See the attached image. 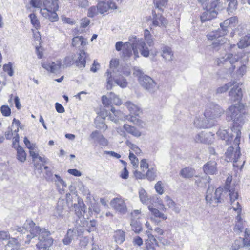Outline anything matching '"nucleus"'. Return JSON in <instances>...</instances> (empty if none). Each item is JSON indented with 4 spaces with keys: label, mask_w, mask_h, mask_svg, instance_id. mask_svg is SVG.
<instances>
[{
    "label": "nucleus",
    "mask_w": 250,
    "mask_h": 250,
    "mask_svg": "<svg viewBox=\"0 0 250 250\" xmlns=\"http://www.w3.org/2000/svg\"><path fill=\"white\" fill-rule=\"evenodd\" d=\"M18 232L25 233L29 232L30 234L26 235L27 240L25 243L29 244L31 239L38 237L39 242L36 244L39 250H49V248L52 245L53 239L49 237L50 232L43 228H40L36 225L31 220H27L22 227H17Z\"/></svg>",
    "instance_id": "obj_1"
},
{
    "label": "nucleus",
    "mask_w": 250,
    "mask_h": 250,
    "mask_svg": "<svg viewBox=\"0 0 250 250\" xmlns=\"http://www.w3.org/2000/svg\"><path fill=\"white\" fill-rule=\"evenodd\" d=\"M239 62L241 65L236 71L238 76L242 77L247 72V64L249 62V56L247 52L242 51L232 54L226 53L218 58L217 62L218 65H230V72H233L236 69V63Z\"/></svg>",
    "instance_id": "obj_2"
},
{
    "label": "nucleus",
    "mask_w": 250,
    "mask_h": 250,
    "mask_svg": "<svg viewBox=\"0 0 250 250\" xmlns=\"http://www.w3.org/2000/svg\"><path fill=\"white\" fill-rule=\"evenodd\" d=\"M138 48L141 54L144 57H148L150 52L148 48L146 46L144 40L142 38H138L136 36H132L129 39V42L124 43L123 53L125 57L129 58L132 55L133 51L134 58L139 57Z\"/></svg>",
    "instance_id": "obj_3"
},
{
    "label": "nucleus",
    "mask_w": 250,
    "mask_h": 250,
    "mask_svg": "<svg viewBox=\"0 0 250 250\" xmlns=\"http://www.w3.org/2000/svg\"><path fill=\"white\" fill-rule=\"evenodd\" d=\"M220 29L212 31L207 36L209 40L212 41V48L216 50L224 47L225 39L223 36L227 34V28L230 27V22L227 19L220 23Z\"/></svg>",
    "instance_id": "obj_4"
},
{
    "label": "nucleus",
    "mask_w": 250,
    "mask_h": 250,
    "mask_svg": "<svg viewBox=\"0 0 250 250\" xmlns=\"http://www.w3.org/2000/svg\"><path fill=\"white\" fill-rule=\"evenodd\" d=\"M59 2L57 0H45L43 9H40L41 14L51 21H56L58 15L56 11L58 10Z\"/></svg>",
    "instance_id": "obj_5"
},
{
    "label": "nucleus",
    "mask_w": 250,
    "mask_h": 250,
    "mask_svg": "<svg viewBox=\"0 0 250 250\" xmlns=\"http://www.w3.org/2000/svg\"><path fill=\"white\" fill-rule=\"evenodd\" d=\"M138 81L141 86L150 94L154 93L159 88L157 83L148 75L140 76Z\"/></svg>",
    "instance_id": "obj_6"
},
{
    "label": "nucleus",
    "mask_w": 250,
    "mask_h": 250,
    "mask_svg": "<svg viewBox=\"0 0 250 250\" xmlns=\"http://www.w3.org/2000/svg\"><path fill=\"white\" fill-rule=\"evenodd\" d=\"M222 113L223 110L219 105L210 104L206 108L204 114L206 119L210 121H213L215 124L216 119L219 118Z\"/></svg>",
    "instance_id": "obj_7"
},
{
    "label": "nucleus",
    "mask_w": 250,
    "mask_h": 250,
    "mask_svg": "<svg viewBox=\"0 0 250 250\" xmlns=\"http://www.w3.org/2000/svg\"><path fill=\"white\" fill-rule=\"evenodd\" d=\"M244 107V105L240 103L231 105L229 108L228 115L234 122L238 121L242 118L245 112Z\"/></svg>",
    "instance_id": "obj_8"
},
{
    "label": "nucleus",
    "mask_w": 250,
    "mask_h": 250,
    "mask_svg": "<svg viewBox=\"0 0 250 250\" xmlns=\"http://www.w3.org/2000/svg\"><path fill=\"white\" fill-rule=\"evenodd\" d=\"M83 226L84 225L78 227L76 225L74 228L69 229L62 240L63 243L65 245H69L75 237L80 235L83 233Z\"/></svg>",
    "instance_id": "obj_9"
},
{
    "label": "nucleus",
    "mask_w": 250,
    "mask_h": 250,
    "mask_svg": "<svg viewBox=\"0 0 250 250\" xmlns=\"http://www.w3.org/2000/svg\"><path fill=\"white\" fill-rule=\"evenodd\" d=\"M194 125L197 128H207L214 125L213 121L206 119L205 114L196 116L193 122Z\"/></svg>",
    "instance_id": "obj_10"
},
{
    "label": "nucleus",
    "mask_w": 250,
    "mask_h": 250,
    "mask_svg": "<svg viewBox=\"0 0 250 250\" xmlns=\"http://www.w3.org/2000/svg\"><path fill=\"white\" fill-rule=\"evenodd\" d=\"M119 62L116 60H111L110 62V69L107 70L105 74L106 77L107 89H111L113 86L112 77L115 75L114 69L118 65Z\"/></svg>",
    "instance_id": "obj_11"
},
{
    "label": "nucleus",
    "mask_w": 250,
    "mask_h": 250,
    "mask_svg": "<svg viewBox=\"0 0 250 250\" xmlns=\"http://www.w3.org/2000/svg\"><path fill=\"white\" fill-rule=\"evenodd\" d=\"M214 134L210 132L202 131L196 134L194 140L196 143L204 144H211L214 140Z\"/></svg>",
    "instance_id": "obj_12"
},
{
    "label": "nucleus",
    "mask_w": 250,
    "mask_h": 250,
    "mask_svg": "<svg viewBox=\"0 0 250 250\" xmlns=\"http://www.w3.org/2000/svg\"><path fill=\"white\" fill-rule=\"evenodd\" d=\"M62 66L61 60L55 62L48 61L42 63V66L48 72L56 73L60 71Z\"/></svg>",
    "instance_id": "obj_13"
},
{
    "label": "nucleus",
    "mask_w": 250,
    "mask_h": 250,
    "mask_svg": "<svg viewBox=\"0 0 250 250\" xmlns=\"http://www.w3.org/2000/svg\"><path fill=\"white\" fill-rule=\"evenodd\" d=\"M112 207L116 211L122 214H125L127 211V207L125 200L121 198H115L110 202Z\"/></svg>",
    "instance_id": "obj_14"
},
{
    "label": "nucleus",
    "mask_w": 250,
    "mask_h": 250,
    "mask_svg": "<svg viewBox=\"0 0 250 250\" xmlns=\"http://www.w3.org/2000/svg\"><path fill=\"white\" fill-rule=\"evenodd\" d=\"M66 203L64 200H59L54 212V215L57 218L62 219L67 211L66 210Z\"/></svg>",
    "instance_id": "obj_15"
},
{
    "label": "nucleus",
    "mask_w": 250,
    "mask_h": 250,
    "mask_svg": "<svg viewBox=\"0 0 250 250\" xmlns=\"http://www.w3.org/2000/svg\"><path fill=\"white\" fill-rule=\"evenodd\" d=\"M203 170L206 174H216L217 172L216 162L213 160L208 161L203 166Z\"/></svg>",
    "instance_id": "obj_16"
},
{
    "label": "nucleus",
    "mask_w": 250,
    "mask_h": 250,
    "mask_svg": "<svg viewBox=\"0 0 250 250\" xmlns=\"http://www.w3.org/2000/svg\"><path fill=\"white\" fill-rule=\"evenodd\" d=\"M158 11L157 13L155 11H153V24L155 26H165L167 24L166 19L163 17L161 13Z\"/></svg>",
    "instance_id": "obj_17"
},
{
    "label": "nucleus",
    "mask_w": 250,
    "mask_h": 250,
    "mask_svg": "<svg viewBox=\"0 0 250 250\" xmlns=\"http://www.w3.org/2000/svg\"><path fill=\"white\" fill-rule=\"evenodd\" d=\"M217 14L218 13L216 10L212 9V8L208 9V8L207 7L206 11L203 12L200 16L201 21L202 22H204L211 20L216 18Z\"/></svg>",
    "instance_id": "obj_18"
},
{
    "label": "nucleus",
    "mask_w": 250,
    "mask_h": 250,
    "mask_svg": "<svg viewBox=\"0 0 250 250\" xmlns=\"http://www.w3.org/2000/svg\"><path fill=\"white\" fill-rule=\"evenodd\" d=\"M229 196L232 205V207L234 210L237 212V213H240L241 211V208L240 205L238 202L235 203V201L238 199V193L237 191H236L234 189L231 188L229 189Z\"/></svg>",
    "instance_id": "obj_19"
},
{
    "label": "nucleus",
    "mask_w": 250,
    "mask_h": 250,
    "mask_svg": "<svg viewBox=\"0 0 250 250\" xmlns=\"http://www.w3.org/2000/svg\"><path fill=\"white\" fill-rule=\"evenodd\" d=\"M97 7L98 9V11L100 14H104L107 12L109 8L113 9L117 8V6L115 3L111 1H108L107 2L104 1L99 2L97 4Z\"/></svg>",
    "instance_id": "obj_20"
},
{
    "label": "nucleus",
    "mask_w": 250,
    "mask_h": 250,
    "mask_svg": "<svg viewBox=\"0 0 250 250\" xmlns=\"http://www.w3.org/2000/svg\"><path fill=\"white\" fill-rule=\"evenodd\" d=\"M229 96L231 101H238L239 102L242 97L241 88L237 85L234 86L229 92Z\"/></svg>",
    "instance_id": "obj_21"
},
{
    "label": "nucleus",
    "mask_w": 250,
    "mask_h": 250,
    "mask_svg": "<svg viewBox=\"0 0 250 250\" xmlns=\"http://www.w3.org/2000/svg\"><path fill=\"white\" fill-rule=\"evenodd\" d=\"M88 55L83 50H81L78 54V57L75 60V63L77 67L80 69H83L85 66L86 59L88 58Z\"/></svg>",
    "instance_id": "obj_22"
},
{
    "label": "nucleus",
    "mask_w": 250,
    "mask_h": 250,
    "mask_svg": "<svg viewBox=\"0 0 250 250\" xmlns=\"http://www.w3.org/2000/svg\"><path fill=\"white\" fill-rule=\"evenodd\" d=\"M138 116H135L133 114H129V115H125L124 117V120H127L133 124L139 126L141 128L144 127L145 123L144 121L138 118Z\"/></svg>",
    "instance_id": "obj_23"
},
{
    "label": "nucleus",
    "mask_w": 250,
    "mask_h": 250,
    "mask_svg": "<svg viewBox=\"0 0 250 250\" xmlns=\"http://www.w3.org/2000/svg\"><path fill=\"white\" fill-rule=\"evenodd\" d=\"M162 57L166 62H170L173 59V52L170 47L164 46L161 48Z\"/></svg>",
    "instance_id": "obj_24"
},
{
    "label": "nucleus",
    "mask_w": 250,
    "mask_h": 250,
    "mask_svg": "<svg viewBox=\"0 0 250 250\" xmlns=\"http://www.w3.org/2000/svg\"><path fill=\"white\" fill-rule=\"evenodd\" d=\"M125 105L128 109L130 114H133L135 116H139V114L141 113V110L140 108L130 101L125 102Z\"/></svg>",
    "instance_id": "obj_25"
},
{
    "label": "nucleus",
    "mask_w": 250,
    "mask_h": 250,
    "mask_svg": "<svg viewBox=\"0 0 250 250\" xmlns=\"http://www.w3.org/2000/svg\"><path fill=\"white\" fill-rule=\"evenodd\" d=\"M123 128L127 133L135 137H139L141 135V132L134 126L125 124Z\"/></svg>",
    "instance_id": "obj_26"
},
{
    "label": "nucleus",
    "mask_w": 250,
    "mask_h": 250,
    "mask_svg": "<svg viewBox=\"0 0 250 250\" xmlns=\"http://www.w3.org/2000/svg\"><path fill=\"white\" fill-rule=\"evenodd\" d=\"M15 149L17 151L16 157L18 161L22 163L25 162L26 159V153L24 149L19 144H17V148Z\"/></svg>",
    "instance_id": "obj_27"
},
{
    "label": "nucleus",
    "mask_w": 250,
    "mask_h": 250,
    "mask_svg": "<svg viewBox=\"0 0 250 250\" xmlns=\"http://www.w3.org/2000/svg\"><path fill=\"white\" fill-rule=\"evenodd\" d=\"M195 174L194 169L187 167L182 169L180 172V175L184 178H190L192 177Z\"/></svg>",
    "instance_id": "obj_28"
},
{
    "label": "nucleus",
    "mask_w": 250,
    "mask_h": 250,
    "mask_svg": "<svg viewBox=\"0 0 250 250\" xmlns=\"http://www.w3.org/2000/svg\"><path fill=\"white\" fill-rule=\"evenodd\" d=\"M87 42L82 36H77L73 38L72 44L73 46L79 47L80 46L83 47L86 45Z\"/></svg>",
    "instance_id": "obj_29"
},
{
    "label": "nucleus",
    "mask_w": 250,
    "mask_h": 250,
    "mask_svg": "<svg viewBox=\"0 0 250 250\" xmlns=\"http://www.w3.org/2000/svg\"><path fill=\"white\" fill-rule=\"evenodd\" d=\"M238 215L237 216V219L238 220L237 222L236 223L234 228L233 231L237 234H240L242 233L244 229V225L241 219L240 216V213H237Z\"/></svg>",
    "instance_id": "obj_30"
},
{
    "label": "nucleus",
    "mask_w": 250,
    "mask_h": 250,
    "mask_svg": "<svg viewBox=\"0 0 250 250\" xmlns=\"http://www.w3.org/2000/svg\"><path fill=\"white\" fill-rule=\"evenodd\" d=\"M114 238L116 243L122 244L125 240V233L122 230L118 229L114 232Z\"/></svg>",
    "instance_id": "obj_31"
},
{
    "label": "nucleus",
    "mask_w": 250,
    "mask_h": 250,
    "mask_svg": "<svg viewBox=\"0 0 250 250\" xmlns=\"http://www.w3.org/2000/svg\"><path fill=\"white\" fill-rule=\"evenodd\" d=\"M250 45V33L241 38L237 43L239 48H244Z\"/></svg>",
    "instance_id": "obj_32"
},
{
    "label": "nucleus",
    "mask_w": 250,
    "mask_h": 250,
    "mask_svg": "<svg viewBox=\"0 0 250 250\" xmlns=\"http://www.w3.org/2000/svg\"><path fill=\"white\" fill-rule=\"evenodd\" d=\"M144 39L146 42L144 41L146 44V46H148L149 47L152 46L154 44V40L152 38V36L151 35L149 31L147 29H145L144 33Z\"/></svg>",
    "instance_id": "obj_33"
},
{
    "label": "nucleus",
    "mask_w": 250,
    "mask_h": 250,
    "mask_svg": "<svg viewBox=\"0 0 250 250\" xmlns=\"http://www.w3.org/2000/svg\"><path fill=\"white\" fill-rule=\"evenodd\" d=\"M130 225L132 230L136 233H139L142 230V225L139 220L131 219Z\"/></svg>",
    "instance_id": "obj_34"
},
{
    "label": "nucleus",
    "mask_w": 250,
    "mask_h": 250,
    "mask_svg": "<svg viewBox=\"0 0 250 250\" xmlns=\"http://www.w3.org/2000/svg\"><path fill=\"white\" fill-rule=\"evenodd\" d=\"M75 55L71 54L66 56L63 60V63L62 66L63 67H67L70 66L74 63H75Z\"/></svg>",
    "instance_id": "obj_35"
},
{
    "label": "nucleus",
    "mask_w": 250,
    "mask_h": 250,
    "mask_svg": "<svg viewBox=\"0 0 250 250\" xmlns=\"http://www.w3.org/2000/svg\"><path fill=\"white\" fill-rule=\"evenodd\" d=\"M214 187L212 186H209L207 191V194L206 196V200L207 202L210 204L214 202L215 199H214Z\"/></svg>",
    "instance_id": "obj_36"
},
{
    "label": "nucleus",
    "mask_w": 250,
    "mask_h": 250,
    "mask_svg": "<svg viewBox=\"0 0 250 250\" xmlns=\"http://www.w3.org/2000/svg\"><path fill=\"white\" fill-rule=\"evenodd\" d=\"M55 179L54 180L57 187L59 190H64V188L66 187L65 182L58 175L55 174Z\"/></svg>",
    "instance_id": "obj_37"
},
{
    "label": "nucleus",
    "mask_w": 250,
    "mask_h": 250,
    "mask_svg": "<svg viewBox=\"0 0 250 250\" xmlns=\"http://www.w3.org/2000/svg\"><path fill=\"white\" fill-rule=\"evenodd\" d=\"M139 195L140 200L143 204H148L149 198L145 189L143 188L140 189L139 191Z\"/></svg>",
    "instance_id": "obj_38"
},
{
    "label": "nucleus",
    "mask_w": 250,
    "mask_h": 250,
    "mask_svg": "<svg viewBox=\"0 0 250 250\" xmlns=\"http://www.w3.org/2000/svg\"><path fill=\"white\" fill-rule=\"evenodd\" d=\"M7 247V248H10V250H22L20 248V244L17 239L15 238H12L8 241Z\"/></svg>",
    "instance_id": "obj_39"
},
{
    "label": "nucleus",
    "mask_w": 250,
    "mask_h": 250,
    "mask_svg": "<svg viewBox=\"0 0 250 250\" xmlns=\"http://www.w3.org/2000/svg\"><path fill=\"white\" fill-rule=\"evenodd\" d=\"M228 2L227 11L229 13H233L237 9L238 2L236 0H226Z\"/></svg>",
    "instance_id": "obj_40"
},
{
    "label": "nucleus",
    "mask_w": 250,
    "mask_h": 250,
    "mask_svg": "<svg viewBox=\"0 0 250 250\" xmlns=\"http://www.w3.org/2000/svg\"><path fill=\"white\" fill-rule=\"evenodd\" d=\"M112 80L113 84L114 83V82L117 85H119L122 88L126 87L127 85L126 80L123 77L117 78H116L115 75H114L112 77Z\"/></svg>",
    "instance_id": "obj_41"
},
{
    "label": "nucleus",
    "mask_w": 250,
    "mask_h": 250,
    "mask_svg": "<svg viewBox=\"0 0 250 250\" xmlns=\"http://www.w3.org/2000/svg\"><path fill=\"white\" fill-rule=\"evenodd\" d=\"M146 250H159L158 244L156 239L154 241L146 240Z\"/></svg>",
    "instance_id": "obj_42"
},
{
    "label": "nucleus",
    "mask_w": 250,
    "mask_h": 250,
    "mask_svg": "<svg viewBox=\"0 0 250 250\" xmlns=\"http://www.w3.org/2000/svg\"><path fill=\"white\" fill-rule=\"evenodd\" d=\"M167 0H153L155 7L160 12H163V7L167 5Z\"/></svg>",
    "instance_id": "obj_43"
},
{
    "label": "nucleus",
    "mask_w": 250,
    "mask_h": 250,
    "mask_svg": "<svg viewBox=\"0 0 250 250\" xmlns=\"http://www.w3.org/2000/svg\"><path fill=\"white\" fill-rule=\"evenodd\" d=\"M148 208L149 210L155 217H157L163 220H166L167 219V217L163 213L160 212L157 209L154 208L150 206H149Z\"/></svg>",
    "instance_id": "obj_44"
},
{
    "label": "nucleus",
    "mask_w": 250,
    "mask_h": 250,
    "mask_svg": "<svg viewBox=\"0 0 250 250\" xmlns=\"http://www.w3.org/2000/svg\"><path fill=\"white\" fill-rule=\"evenodd\" d=\"M243 246L248 247L250 246V230L246 228L245 230V235L243 239Z\"/></svg>",
    "instance_id": "obj_45"
},
{
    "label": "nucleus",
    "mask_w": 250,
    "mask_h": 250,
    "mask_svg": "<svg viewBox=\"0 0 250 250\" xmlns=\"http://www.w3.org/2000/svg\"><path fill=\"white\" fill-rule=\"evenodd\" d=\"M207 179L200 178L195 181V184L198 187H203L206 186L207 183H209L211 179L210 177H206Z\"/></svg>",
    "instance_id": "obj_46"
},
{
    "label": "nucleus",
    "mask_w": 250,
    "mask_h": 250,
    "mask_svg": "<svg viewBox=\"0 0 250 250\" xmlns=\"http://www.w3.org/2000/svg\"><path fill=\"white\" fill-rule=\"evenodd\" d=\"M102 134L98 130L92 131L89 135V140L93 141L95 143H98Z\"/></svg>",
    "instance_id": "obj_47"
},
{
    "label": "nucleus",
    "mask_w": 250,
    "mask_h": 250,
    "mask_svg": "<svg viewBox=\"0 0 250 250\" xmlns=\"http://www.w3.org/2000/svg\"><path fill=\"white\" fill-rule=\"evenodd\" d=\"M109 98L111 100L110 103L116 105H120L122 104L121 100L119 97L112 92L109 93Z\"/></svg>",
    "instance_id": "obj_48"
},
{
    "label": "nucleus",
    "mask_w": 250,
    "mask_h": 250,
    "mask_svg": "<svg viewBox=\"0 0 250 250\" xmlns=\"http://www.w3.org/2000/svg\"><path fill=\"white\" fill-rule=\"evenodd\" d=\"M145 175L148 180L150 181L154 180L156 177V169L154 167L148 169Z\"/></svg>",
    "instance_id": "obj_49"
},
{
    "label": "nucleus",
    "mask_w": 250,
    "mask_h": 250,
    "mask_svg": "<svg viewBox=\"0 0 250 250\" xmlns=\"http://www.w3.org/2000/svg\"><path fill=\"white\" fill-rule=\"evenodd\" d=\"M45 0H31L30 4L35 8L43 9Z\"/></svg>",
    "instance_id": "obj_50"
},
{
    "label": "nucleus",
    "mask_w": 250,
    "mask_h": 250,
    "mask_svg": "<svg viewBox=\"0 0 250 250\" xmlns=\"http://www.w3.org/2000/svg\"><path fill=\"white\" fill-rule=\"evenodd\" d=\"M240 148L239 146H238L236 150L235 151L234 153H233V156H232V158H231V160H233V161L234 167H238L236 163L238 162V159L240 158Z\"/></svg>",
    "instance_id": "obj_51"
},
{
    "label": "nucleus",
    "mask_w": 250,
    "mask_h": 250,
    "mask_svg": "<svg viewBox=\"0 0 250 250\" xmlns=\"http://www.w3.org/2000/svg\"><path fill=\"white\" fill-rule=\"evenodd\" d=\"M125 144L136 154H139L141 153V150L138 147V146L136 145L132 144L128 140H127L125 142Z\"/></svg>",
    "instance_id": "obj_52"
},
{
    "label": "nucleus",
    "mask_w": 250,
    "mask_h": 250,
    "mask_svg": "<svg viewBox=\"0 0 250 250\" xmlns=\"http://www.w3.org/2000/svg\"><path fill=\"white\" fill-rule=\"evenodd\" d=\"M29 17L31 20V23L36 28V29H38L40 27V22L37 19V17L33 13L30 14Z\"/></svg>",
    "instance_id": "obj_53"
},
{
    "label": "nucleus",
    "mask_w": 250,
    "mask_h": 250,
    "mask_svg": "<svg viewBox=\"0 0 250 250\" xmlns=\"http://www.w3.org/2000/svg\"><path fill=\"white\" fill-rule=\"evenodd\" d=\"M223 192V188H217L213 193V198L215 199V203L220 202V197Z\"/></svg>",
    "instance_id": "obj_54"
},
{
    "label": "nucleus",
    "mask_w": 250,
    "mask_h": 250,
    "mask_svg": "<svg viewBox=\"0 0 250 250\" xmlns=\"http://www.w3.org/2000/svg\"><path fill=\"white\" fill-rule=\"evenodd\" d=\"M129 158L133 167L135 168L137 167L139 164L138 159L131 152L129 153Z\"/></svg>",
    "instance_id": "obj_55"
},
{
    "label": "nucleus",
    "mask_w": 250,
    "mask_h": 250,
    "mask_svg": "<svg viewBox=\"0 0 250 250\" xmlns=\"http://www.w3.org/2000/svg\"><path fill=\"white\" fill-rule=\"evenodd\" d=\"M74 4L83 8L87 7L89 5V2L87 0H75Z\"/></svg>",
    "instance_id": "obj_56"
},
{
    "label": "nucleus",
    "mask_w": 250,
    "mask_h": 250,
    "mask_svg": "<svg viewBox=\"0 0 250 250\" xmlns=\"http://www.w3.org/2000/svg\"><path fill=\"white\" fill-rule=\"evenodd\" d=\"M73 207L75 208V214L79 218H80L81 217L83 216L82 211H83L84 208H83L79 204L76 203L73 205Z\"/></svg>",
    "instance_id": "obj_57"
},
{
    "label": "nucleus",
    "mask_w": 250,
    "mask_h": 250,
    "mask_svg": "<svg viewBox=\"0 0 250 250\" xmlns=\"http://www.w3.org/2000/svg\"><path fill=\"white\" fill-rule=\"evenodd\" d=\"M99 12L97 7L92 6L88 9L87 15L89 17L93 18Z\"/></svg>",
    "instance_id": "obj_58"
},
{
    "label": "nucleus",
    "mask_w": 250,
    "mask_h": 250,
    "mask_svg": "<svg viewBox=\"0 0 250 250\" xmlns=\"http://www.w3.org/2000/svg\"><path fill=\"white\" fill-rule=\"evenodd\" d=\"M0 111L2 115L9 116L11 114V109L7 105H2L0 108Z\"/></svg>",
    "instance_id": "obj_59"
},
{
    "label": "nucleus",
    "mask_w": 250,
    "mask_h": 250,
    "mask_svg": "<svg viewBox=\"0 0 250 250\" xmlns=\"http://www.w3.org/2000/svg\"><path fill=\"white\" fill-rule=\"evenodd\" d=\"M3 69L4 72H7L10 76L13 75V70L12 69V64L10 63L6 64L3 65Z\"/></svg>",
    "instance_id": "obj_60"
},
{
    "label": "nucleus",
    "mask_w": 250,
    "mask_h": 250,
    "mask_svg": "<svg viewBox=\"0 0 250 250\" xmlns=\"http://www.w3.org/2000/svg\"><path fill=\"white\" fill-rule=\"evenodd\" d=\"M233 147L231 146L229 147L226 152L225 155L228 161L231 160V158H232L233 156Z\"/></svg>",
    "instance_id": "obj_61"
},
{
    "label": "nucleus",
    "mask_w": 250,
    "mask_h": 250,
    "mask_svg": "<svg viewBox=\"0 0 250 250\" xmlns=\"http://www.w3.org/2000/svg\"><path fill=\"white\" fill-rule=\"evenodd\" d=\"M161 181H158L155 186V188L157 193L162 194L164 192L163 187Z\"/></svg>",
    "instance_id": "obj_62"
},
{
    "label": "nucleus",
    "mask_w": 250,
    "mask_h": 250,
    "mask_svg": "<svg viewBox=\"0 0 250 250\" xmlns=\"http://www.w3.org/2000/svg\"><path fill=\"white\" fill-rule=\"evenodd\" d=\"M231 86V84L230 83H228L227 84H225L224 85L219 87L217 89V92L218 93H222L226 91H227L228 89Z\"/></svg>",
    "instance_id": "obj_63"
},
{
    "label": "nucleus",
    "mask_w": 250,
    "mask_h": 250,
    "mask_svg": "<svg viewBox=\"0 0 250 250\" xmlns=\"http://www.w3.org/2000/svg\"><path fill=\"white\" fill-rule=\"evenodd\" d=\"M24 143L25 145H26V147L30 149V150H34L35 148V145L34 144L31 143L30 141L28 139V138L26 137H25L24 138Z\"/></svg>",
    "instance_id": "obj_64"
}]
</instances>
